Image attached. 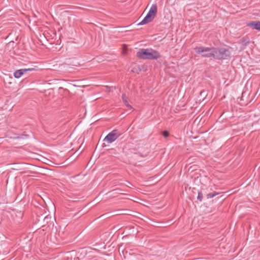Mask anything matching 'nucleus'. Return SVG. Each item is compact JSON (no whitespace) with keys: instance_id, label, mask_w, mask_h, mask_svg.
<instances>
[{"instance_id":"f257e3e1","label":"nucleus","mask_w":260,"mask_h":260,"mask_svg":"<svg viewBox=\"0 0 260 260\" xmlns=\"http://www.w3.org/2000/svg\"><path fill=\"white\" fill-rule=\"evenodd\" d=\"M214 58L217 60H226L231 57V52L225 48L214 47Z\"/></svg>"},{"instance_id":"f03ea898","label":"nucleus","mask_w":260,"mask_h":260,"mask_svg":"<svg viewBox=\"0 0 260 260\" xmlns=\"http://www.w3.org/2000/svg\"><path fill=\"white\" fill-rule=\"evenodd\" d=\"M194 50L197 53L201 54L203 57L214 58V47H197Z\"/></svg>"},{"instance_id":"7ed1b4c3","label":"nucleus","mask_w":260,"mask_h":260,"mask_svg":"<svg viewBox=\"0 0 260 260\" xmlns=\"http://www.w3.org/2000/svg\"><path fill=\"white\" fill-rule=\"evenodd\" d=\"M116 129L113 130L109 133L104 138V141L108 143H112L114 142L119 136L120 134H117Z\"/></svg>"},{"instance_id":"20e7f679","label":"nucleus","mask_w":260,"mask_h":260,"mask_svg":"<svg viewBox=\"0 0 260 260\" xmlns=\"http://www.w3.org/2000/svg\"><path fill=\"white\" fill-rule=\"evenodd\" d=\"M160 57L159 53L153 49H150L148 57H146L147 59H156Z\"/></svg>"},{"instance_id":"39448f33","label":"nucleus","mask_w":260,"mask_h":260,"mask_svg":"<svg viewBox=\"0 0 260 260\" xmlns=\"http://www.w3.org/2000/svg\"><path fill=\"white\" fill-rule=\"evenodd\" d=\"M150 49H142L139 51L137 54V56L140 58L147 59L146 57H148Z\"/></svg>"},{"instance_id":"423d86ee","label":"nucleus","mask_w":260,"mask_h":260,"mask_svg":"<svg viewBox=\"0 0 260 260\" xmlns=\"http://www.w3.org/2000/svg\"><path fill=\"white\" fill-rule=\"evenodd\" d=\"M154 17L151 15V14L147 13L146 16L144 18V19L138 23L139 25H142L145 24H146L149 22H150Z\"/></svg>"},{"instance_id":"0eeeda50","label":"nucleus","mask_w":260,"mask_h":260,"mask_svg":"<svg viewBox=\"0 0 260 260\" xmlns=\"http://www.w3.org/2000/svg\"><path fill=\"white\" fill-rule=\"evenodd\" d=\"M247 25L249 27H252L253 29H255L260 31V22L259 21H251L247 24Z\"/></svg>"},{"instance_id":"6e6552de","label":"nucleus","mask_w":260,"mask_h":260,"mask_svg":"<svg viewBox=\"0 0 260 260\" xmlns=\"http://www.w3.org/2000/svg\"><path fill=\"white\" fill-rule=\"evenodd\" d=\"M157 13V6L155 4H153L150 7L148 13L151 14L155 17V15Z\"/></svg>"},{"instance_id":"1a4fd4ad","label":"nucleus","mask_w":260,"mask_h":260,"mask_svg":"<svg viewBox=\"0 0 260 260\" xmlns=\"http://www.w3.org/2000/svg\"><path fill=\"white\" fill-rule=\"evenodd\" d=\"M24 71L22 69L18 70L14 73L13 75L15 78L18 79L24 74Z\"/></svg>"},{"instance_id":"9d476101","label":"nucleus","mask_w":260,"mask_h":260,"mask_svg":"<svg viewBox=\"0 0 260 260\" xmlns=\"http://www.w3.org/2000/svg\"><path fill=\"white\" fill-rule=\"evenodd\" d=\"M122 99L123 101V102L125 104V105L129 109H132V106L129 104L128 101H127V98L125 95V94H123L122 95Z\"/></svg>"},{"instance_id":"9b49d317","label":"nucleus","mask_w":260,"mask_h":260,"mask_svg":"<svg viewBox=\"0 0 260 260\" xmlns=\"http://www.w3.org/2000/svg\"><path fill=\"white\" fill-rule=\"evenodd\" d=\"M218 194V193L216 192H214L213 193H209L207 194V199H211L212 198L214 197L216 195Z\"/></svg>"},{"instance_id":"f8f14e48","label":"nucleus","mask_w":260,"mask_h":260,"mask_svg":"<svg viewBox=\"0 0 260 260\" xmlns=\"http://www.w3.org/2000/svg\"><path fill=\"white\" fill-rule=\"evenodd\" d=\"M203 198V194L201 192H198V194L197 197V199L200 201H201Z\"/></svg>"},{"instance_id":"ddd939ff","label":"nucleus","mask_w":260,"mask_h":260,"mask_svg":"<svg viewBox=\"0 0 260 260\" xmlns=\"http://www.w3.org/2000/svg\"><path fill=\"white\" fill-rule=\"evenodd\" d=\"M22 69L23 71H24V73H25L27 72L32 71L35 70V69H34V68H28V69Z\"/></svg>"},{"instance_id":"4468645a","label":"nucleus","mask_w":260,"mask_h":260,"mask_svg":"<svg viewBox=\"0 0 260 260\" xmlns=\"http://www.w3.org/2000/svg\"><path fill=\"white\" fill-rule=\"evenodd\" d=\"M162 135L164 136V137L165 138H167V137H168V136H169V132H167V131H164V132H162Z\"/></svg>"},{"instance_id":"2eb2a0df","label":"nucleus","mask_w":260,"mask_h":260,"mask_svg":"<svg viewBox=\"0 0 260 260\" xmlns=\"http://www.w3.org/2000/svg\"><path fill=\"white\" fill-rule=\"evenodd\" d=\"M204 92V91L201 92V94H203Z\"/></svg>"}]
</instances>
